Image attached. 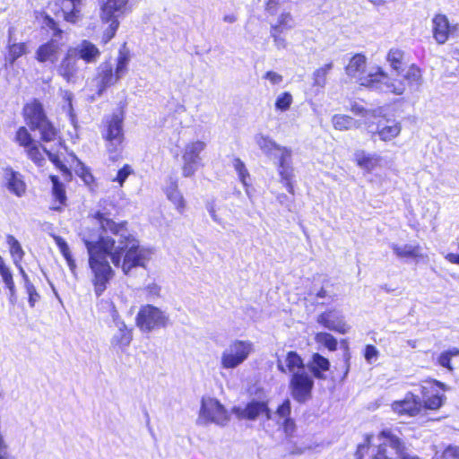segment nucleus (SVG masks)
Returning a JSON list of instances; mask_svg holds the SVG:
<instances>
[{
  "instance_id": "obj_1",
  "label": "nucleus",
  "mask_w": 459,
  "mask_h": 459,
  "mask_svg": "<svg viewBox=\"0 0 459 459\" xmlns=\"http://www.w3.org/2000/svg\"><path fill=\"white\" fill-rule=\"evenodd\" d=\"M85 247L89 255L91 281L97 297H100L105 292L115 276L108 257H110L116 267H121L126 274L129 273L133 268L144 266L147 259L146 250L132 234L120 237L117 246L113 238L101 236L97 240L85 241Z\"/></svg>"
},
{
  "instance_id": "obj_2",
  "label": "nucleus",
  "mask_w": 459,
  "mask_h": 459,
  "mask_svg": "<svg viewBox=\"0 0 459 459\" xmlns=\"http://www.w3.org/2000/svg\"><path fill=\"white\" fill-rule=\"evenodd\" d=\"M357 82L365 88L378 89L385 93L400 96L408 88L419 86L422 82V69L412 63L402 78H389L381 66H377L375 72L359 76Z\"/></svg>"
},
{
  "instance_id": "obj_3",
  "label": "nucleus",
  "mask_w": 459,
  "mask_h": 459,
  "mask_svg": "<svg viewBox=\"0 0 459 459\" xmlns=\"http://www.w3.org/2000/svg\"><path fill=\"white\" fill-rule=\"evenodd\" d=\"M130 60V51L126 43H124L118 49L115 67L109 60H106L99 65L94 76L98 96H101L108 89L119 82L121 78L128 72Z\"/></svg>"
},
{
  "instance_id": "obj_4",
  "label": "nucleus",
  "mask_w": 459,
  "mask_h": 459,
  "mask_svg": "<svg viewBox=\"0 0 459 459\" xmlns=\"http://www.w3.org/2000/svg\"><path fill=\"white\" fill-rule=\"evenodd\" d=\"M22 115L30 130L39 131L41 142L49 143L60 138L59 129L48 118L44 105L39 99H32L25 103Z\"/></svg>"
},
{
  "instance_id": "obj_5",
  "label": "nucleus",
  "mask_w": 459,
  "mask_h": 459,
  "mask_svg": "<svg viewBox=\"0 0 459 459\" xmlns=\"http://www.w3.org/2000/svg\"><path fill=\"white\" fill-rule=\"evenodd\" d=\"M130 0H100V19L102 23H109L101 37V43L108 44L115 36L119 27L118 17L130 11Z\"/></svg>"
},
{
  "instance_id": "obj_6",
  "label": "nucleus",
  "mask_w": 459,
  "mask_h": 459,
  "mask_svg": "<svg viewBox=\"0 0 459 459\" xmlns=\"http://www.w3.org/2000/svg\"><path fill=\"white\" fill-rule=\"evenodd\" d=\"M372 119L366 122L368 133L372 139L376 137L384 143H389L396 139L402 133V123L389 118L385 114L371 111Z\"/></svg>"
},
{
  "instance_id": "obj_7",
  "label": "nucleus",
  "mask_w": 459,
  "mask_h": 459,
  "mask_svg": "<svg viewBox=\"0 0 459 459\" xmlns=\"http://www.w3.org/2000/svg\"><path fill=\"white\" fill-rule=\"evenodd\" d=\"M169 317L153 305L142 306L135 316V325L143 332H152L168 325Z\"/></svg>"
},
{
  "instance_id": "obj_8",
  "label": "nucleus",
  "mask_w": 459,
  "mask_h": 459,
  "mask_svg": "<svg viewBox=\"0 0 459 459\" xmlns=\"http://www.w3.org/2000/svg\"><path fill=\"white\" fill-rule=\"evenodd\" d=\"M288 386L290 396L299 403H306L313 397L315 382L307 370L290 376Z\"/></svg>"
},
{
  "instance_id": "obj_9",
  "label": "nucleus",
  "mask_w": 459,
  "mask_h": 459,
  "mask_svg": "<svg viewBox=\"0 0 459 459\" xmlns=\"http://www.w3.org/2000/svg\"><path fill=\"white\" fill-rule=\"evenodd\" d=\"M14 142L24 149L28 159L35 165L39 167L43 165L45 161L43 149L46 148L33 138L27 126L18 127L14 134Z\"/></svg>"
},
{
  "instance_id": "obj_10",
  "label": "nucleus",
  "mask_w": 459,
  "mask_h": 459,
  "mask_svg": "<svg viewBox=\"0 0 459 459\" xmlns=\"http://www.w3.org/2000/svg\"><path fill=\"white\" fill-rule=\"evenodd\" d=\"M377 435L368 433L364 435L363 442L359 444L354 452V459H395L387 455V440H378L377 444L374 443Z\"/></svg>"
},
{
  "instance_id": "obj_11",
  "label": "nucleus",
  "mask_w": 459,
  "mask_h": 459,
  "mask_svg": "<svg viewBox=\"0 0 459 459\" xmlns=\"http://www.w3.org/2000/svg\"><path fill=\"white\" fill-rule=\"evenodd\" d=\"M427 385L420 387L421 404L423 412L426 411H437L440 409L446 401V395L436 389L439 388L445 392L448 389L447 385L437 379L429 378L426 380Z\"/></svg>"
},
{
  "instance_id": "obj_12",
  "label": "nucleus",
  "mask_w": 459,
  "mask_h": 459,
  "mask_svg": "<svg viewBox=\"0 0 459 459\" xmlns=\"http://www.w3.org/2000/svg\"><path fill=\"white\" fill-rule=\"evenodd\" d=\"M253 345L248 341L235 340L229 349L226 350L221 359V363L224 368H234L244 362L249 356Z\"/></svg>"
},
{
  "instance_id": "obj_13",
  "label": "nucleus",
  "mask_w": 459,
  "mask_h": 459,
  "mask_svg": "<svg viewBox=\"0 0 459 459\" xmlns=\"http://www.w3.org/2000/svg\"><path fill=\"white\" fill-rule=\"evenodd\" d=\"M421 399L412 392H407L403 399L395 400L390 404L396 415L413 418L423 413Z\"/></svg>"
},
{
  "instance_id": "obj_14",
  "label": "nucleus",
  "mask_w": 459,
  "mask_h": 459,
  "mask_svg": "<svg viewBox=\"0 0 459 459\" xmlns=\"http://www.w3.org/2000/svg\"><path fill=\"white\" fill-rule=\"evenodd\" d=\"M277 152L280 153L277 166L281 182L290 195H294V174L291 166L292 152L290 148L281 146Z\"/></svg>"
},
{
  "instance_id": "obj_15",
  "label": "nucleus",
  "mask_w": 459,
  "mask_h": 459,
  "mask_svg": "<svg viewBox=\"0 0 459 459\" xmlns=\"http://www.w3.org/2000/svg\"><path fill=\"white\" fill-rule=\"evenodd\" d=\"M110 215V212L106 207H103L101 210L96 211L92 214V218L97 221L102 232H109L114 236H124L123 233L128 231V221H115Z\"/></svg>"
},
{
  "instance_id": "obj_16",
  "label": "nucleus",
  "mask_w": 459,
  "mask_h": 459,
  "mask_svg": "<svg viewBox=\"0 0 459 459\" xmlns=\"http://www.w3.org/2000/svg\"><path fill=\"white\" fill-rule=\"evenodd\" d=\"M201 416L207 421L224 425L230 420V415L224 406L215 398L202 401Z\"/></svg>"
},
{
  "instance_id": "obj_17",
  "label": "nucleus",
  "mask_w": 459,
  "mask_h": 459,
  "mask_svg": "<svg viewBox=\"0 0 459 459\" xmlns=\"http://www.w3.org/2000/svg\"><path fill=\"white\" fill-rule=\"evenodd\" d=\"M458 30L457 24H451L446 15L437 13L432 18V37L438 45H444Z\"/></svg>"
},
{
  "instance_id": "obj_18",
  "label": "nucleus",
  "mask_w": 459,
  "mask_h": 459,
  "mask_svg": "<svg viewBox=\"0 0 459 459\" xmlns=\"http://www.w3.org/2000/svg\"><path fill=\"white\" fill-rule=\"evenodd\" d=\"M78 61L75 48H68L56 68L57 74L66 82H74L77 78L80 71Z\"/></svg>"
},
{
  "instance_id": "obj_19",
  "label": "nucleus",
  "mask_w": 459,
  "mask_h": 459,
  "mask_svg": "<svg viewBox=\"0 0 459 459\" xmlns=\"http://www.w3.org/2000/svg\"><path fill=\"white\" fill-rule=\"evenodd\" d=\"M232 412L239 420H254L260 415H264L266 419L271 418V410L267 401H252L247 403L244 408L233 407Z\"/></svg>"
},
{
  "instance_id": "obj_20",
  "label": "nucleus",
  "mask_w": 459,
  "mask_h": 459,
  "mask_svg": "<svg viewBox=\"0 0 459 459\" xmlns=\"http://www.w3.org/2000/svg\"><path fill=\"white\" fill-rule=\"evenodd\" d=\"M385 61L388 64L392 72H394L398 78H402L408 67V55L405 50L400 47H393L388 49L385 55Z\"/></svg>"
},
{
  "instance_id": "obj_21",
  "label": "nucleus",
  "mask_w": 459,
  "mask_h": 459,
  "mask_svg": "<svg viewBox=\"0 0 459 459\" xmlns=\"http://www.w3.org/2000/svg\"><path fill=\"white\" fill-rule=\"evenodd\" d=\"M58 40V39H49L40 44L35 51V59L39 63L55 64L58 59L63 45Z\"/></svg>"
},
{
  "instance_id": "obj_22",
  "label": "nucleus",
  "mask_w": 459,
  "mask_h": 459,
  "mask_svg": "<svg viewBox=\"0 0 459 459\" xmlns=\"http://www.w3.org/2000/svg\"><path fill=\"white\" fill-rule=\"evenodd\" d=\"M3 172L4 186L9 192L18 197L23 196L27 190L23 176L12 167L4 168Z\"/></svg>"
},
{
  "instance_id": "obj_23",
  "label": "nucleus",
  "mask_w": 459,
  "mask_h": 459,
  "mask_svg": "<svg viewBox=\"0 0 459 459\" xmlns=\"http://www.w3.org/2000/svg\"><path fill=\"white\" fill-rule=\"evenodd\" d=\"M377 440H387L389 446L394 450L400 459H420L417 455H411L406 453L404 441L395 435L391 429H382L377 434Z\"/></svg>"
},
{
  "instance_id": "obj_24",
  "label": "nucleus",
  "mask_w": 459,
  "mask_h": 459,
  "mask_svg": "<svg viewBox=\"0 0 459 459\" xmlns=\"http://www.w3.org/2000/svg\"><path fill=\"white\" fill-rule=\"evenodd\" d=\"M124 118L122 111L105 117L101 125V137L125 135Z\"/></svg>"
},
{
  "instance_id": "obj_25",
  "label": "nucleus",
  "mask_w": 459,
  "mask_h": 459,
  "mask_svg": "<svg viewBox=\"0 0 459 459\" xmlns=\"http://www.w3.org/2000/svg\"><path fill=\"white\" fill-rule=\"evenodd\" d=\"M355 165L365 173H372L382 167L383 158L377 153L367 152L364 150H357L354 153Z\"/></svg>"
},
{
  "instance_id": "obj_26",
  "label": "nucleus",
  "mask_w": 459,
  "mask_h": 459,
  "mask_svg": "<svg viewBox=\"0 0 459 459\" xmlns=\"http://www.w3.org/2000/svg\"><path fill=\"white\" fill-rule=\"evenodd\" d=\"M316 321L322 326L341 334H345L349 330L342 316L336 315L333 309L322 312Z\"/></svg>"
},
{
  "instance_id": "obj_27",
  "label": "nucleus",
  "mask_w": 459,
  "mask_h": 459,
  "mask_svg": "<svg viewBox=\"0 0 459 459\" xmlns=\"http://www.w3.org/2000/svg\"><path fill=\"white\" fill-rule=\"evenodd\" d=\"M277 368L282 374L292 376L297 372L306 370V364L303 358L296 351H290L285 355L284 362L277 359Z\"/></svg>"
},
{
  "instance_id": "obj_28",
  "label": "nucleus",
  "mask_w": 459,
  "mask_h": 459,
  "mask_svg": "<svg viewBox=\"0 0 459 459\" xmlns=\"http://www.w3.org/2000/svg\"><path fill=\"white\" fill-rule=\"evenodd\" d=\"M82 2V0H56L55 4L59 9L54 13L58 15L59 13H62L64 21L74 24L81 17L80 5Z\"/></svg>"
},
{
  "instance_id": "obj_29",
  "label": "nucleus",
  "mask_w": 459,
  "mask_h": 459,
  "mask_svg": "<svg viewBox=\"0 0 459 459\" xmlns=\"http://www.w3.org/2000/svg\"><path fill=\"white\" fill-rule=\"evenodd\" d=\"M292 17L289 13H282L279 16L276 24L271 27V36L277 48L281 49L287 47V42L281 34L284 30L291 28Z\"/></svg>"
},
{
  "instance_id": "obj_30",
  "label": "nucleus",
  "mask_w": 459,
  "mask_h": 459,
  "mask_svg": "<svg viewBox=\"0 0 459 459\" xmlns=\"http://www.w3.org/2000/svg\"><path fill=\"white\" fill-rule=\"evenodd\" d=\"M164 194L178 213L183 214L186 209V201L179 189L178 179H170L169 185L164 188Z\"/></svg>"
},
{
  "instance_id": "obj_31",
  "label": "nucleus",
  "mask_w": 459,
  "mask_h": 459,
  "mask_svg": "<svg viewBox=\"0 0 459 459\" xmlns=\"http://www.w3.org/2000/svg\"><path fill=\"white\" fill-rule=\"evenodd\" d=\"M101 138L105 143V149L108 159L113 162L121 160L126 144V135Z\"/></svg>"
},
{
  "instance_id": "obj_32",
  "label": "nucleus",
  "mask_w": 459,
  "mask_h": 459,
  "mask_svg": "<svg viewBox=\"0 0 459 459\" xmlns=\"http://www.w3.org/2000/svg\"><path fill=\"white\" fill-rule=\"evenodd\" d=\"M49 179L52 183L51 195L54 203L52 209L62 211L67 205L65 187L56 175H50Z\"/></svg>"
},
{
  "instance_id": "obj_33",
  "label": "nucleus",
  "mask_w": 459,
  "mask_h": 459,
  "mask_svg": "<svg viewBox=\"0 0 459 459\" xmlns=\"http://www.w3.org/2000/svg\"><path fill=\"white\" fill-rule=\"evenodd\" d=\"M76 56L86 64L95 63L100 56V50L92 42L84 39L75 48Z\"/></svg>"
},
{
  "instance_id": "obj_34",
  "label": "nucleus",
  "mask_w": 459,
  "mask_h": 459,
  "mask_svg": "<svg viewBox=\"0 0 459 459\" xmlns=\"http://www.w3.org/2000/svg\"><path fill=\"white\" fill-rule=\"evenodd\" d=\"M35 19L41 22V29L46 31H52L51 39H62L64 30L59 27L58 22L45 11L35 12Z\"/></svg>"
},
{
  "instance_id": "obj_35",
  "label": "nucleus",
  "mask_w": 459,
  "mask_h": 459,
  "mask_svg": "<svg viewBox=\"0 0 459 459\" xmlns=\"http://www.w3.org/2000/svg\"><path fill=\"white\" fill-rule=\"evenodd\" d=\"M330 361L327 358L317 352L312 354L309 363L312 377L316 379H325V372L330 369Z\"/></svg>"
},
{
  "instance_id": "obj_36",
  "label": "nucleus",
  "mask_w": 459,
  "mask_h": 459,
  "mask_svg": "<svg viewBox=\"0 0 459 459\" xmlns=\"http://www.w3.org/2000/svg\"><path fill=\"white\" fill-rule=\"evenodd\" d=\"M28 53V45L26 42L12 43L6 47L4 61L9 65H13L17 59Z\"/></svg>"
},
{
  "instance_id": "obj_37",
  "label": "nucleus",
  "mask_w": 459,
  "mask_h": 459,
  "mask_svg": "<svg viewBox=\"0 0 459 459\" xmlns=\"http://www.w3.org/2000/svg\"><path fill=\"white\" fill-rule=\"evenodd\" d=\"M6 243L8 244L9 253L13 258V264L20 267L21 271L23 272L22 268L21 267V263L24 258L25 252L22 249V245L13 235L6 236Z\"/></svg>"
},
{
  "instance_id": "obj_38",
  "label": "nucleus",
  "mask_w": 459,
  "mask_h": 459,
  "mask_svg": "<svg viewBox=\"0 0 459 459\" xmlns=\"http://www.w3.org/2000/svg\"><path fill=\"white\" fill-rule=\"evenodd\" d=\"M392 249L395 255L402 259H419L422 257L421 248L419 245H405L403 247L393 245Z\"/></svg>"
},
{
  "instance_id": "obj_39",
  "label": "nucleus",
  "mask_w": 459,
  "mask_h": 459,
  "mask_svg": "<svg viewBox=\"0 0 459 459\" xmlns=\"http://www.w3.org/2000/svg\"><path fill=\"white\" fill-rule=\"evenodd\" d=\"M366 65V56L363 53H357L350 58L348 65L345 66L346 74L355 77L359 73L364 72Z\"/></svg>"
},
{
  "instance_id": "obj_40",
  "label": "nucleus",
  "mask_w": 459,
  "mask_h": 459,
  "mask_svg": "<svg viewBox=\"0 0 459 459\" xmlns=\"http://www.w3.org/2000/svg\"><path fill=\"white\" fill-rule=\"evenodd\" d=\"M133 340V330L127 327L124 323L118 328L117 333H116L111 341L114 347L124 349L131 343Z\"/></svg>"
},
{
  "instance_id": "obj_41",
  "label": "nucleus",
  "mask_w": 459,
  "mask_h": 459,
  "mask_svg": "<svg viewBox=\"0 0 459 459\" xmlns=\"http://www.w3.org/2000/svg\"><path fill=\"white\" fill-rule=\"evenodd\" d=\"M205 145V143L200 140L186 143L182 152V158L200 162V153L204 150Z\"/></svg>"
},
{
  "instance_id": "obj_42",
  "label": "nucleus",
  "mask_w": 459,
  "mask_h": 459,
  "mask_svg": "<svg viewBox=\"0 0 459 459\" xmlns=\"http://www.w3.org/2000/svg\"><path fill=\"white\" fill-rule=\"evenodd\" d=\"M457 356H459V348L453 347L440 352L436 359V363L449 372H454L455 367L452 365V359Z\"/></svg>"
},
{
  "instance_id": "obj_43",
  "label": "nucleus",
  "mask_w": 459,
  "mask_h": 459,
  "mask_svg": "<svg viewBox=\"0 0 459 459\" xmlns=\"http://www.w3.org/2000/svg\"><path fill=\"white\" fill-rule=\"evenodd\" d=\"M69 157L73 161H76L77 163L82 165L80 171L78 172V176L83 181V183L89 187V189L93 191L97 187L98 184L96 178L91 172L90 169L84 166L74 153H70Z\"/></svg>"
},
{
  "instance_id": "obj_44",
  "label": "nucleus",
  "mask_w": 459,
  "mask_h": 459,
  "mask_svg": "<svg viewBox=\"0 0 459 459\" xmlns=\"http://www.w3.org/2000/svg\"><path fill=\"white\" fill-rule=\"evenodd\" d=\"M255 143L260 150L266 155H272L281 147L267 135L258 134Z\"/></svg>"
},
{
  "instance_id": "obj_45",
  "label": "nucleus",
  "mask_w": 459,
  "mask_h": 459,
  "mask_svg": "<svg viewBox=\"0 0 459 459\" xmlns=\"http://www.w3.org/2000/svg\"><path fill=\"white\" fill-rule=\"evenodd\" d=\"M333 62H329L323 66L317 68L313 73V86L317 88H323L325 87L326 83V78L330 72V70L333 68Z\"/></svg>"
},
{
  "instance_id": "obj_46",
  "label": "nucleus",
  "mask_w": 459,
  "mask_h": 459,
  "mask_svg": "<svg viewBox=\"0 0 459 459\" xmlns=\"http://www.w3.org/2000/svg\"><path fill=\"white\" fill-rule=\"evenodd\" d=\"M0 275L2 276L3 281L5 287L9 290L10 293H13L15 290V283L13 276V273L10 267L5 264L4 259L0 255Z\"/></svg>"
},
{
  "instance_id": "obj_47",
  "label": "nucleus",
  "mask_w": 459,
  "mask_h": 459,
  "mask_svg": "<svg viewBox=\"0 0 459 459\" xmlns=\"http://www.w3.org/2000/svg\"><path fill=\"white\" fill-rule=\"evenodd\" d=\"M332 124L334 129L339 131H346L352 128V126L355 125V121L351 117L348 115L336 114L332 117Z\"/></svg>"
},
{
  "instance_id": "obj_48",
  "label": "nucleus",
  "mask_w": 459,
  "mask_h": 459,
  "mask_svg": "<svg viewBox=\"0 0 459 459\" xmlns=\"http://www.w3.org/2000/svg\"><path fill=\"white\" fill-rule=\"evenodd\" d=\"M55 242L59 248L60 253L66 260L69 268L74 271L76 267L75 261L72 256L70 248L66 243V241L60 236L54 237Z\"/></svg>"
},
{
  "instance_id": "obj_49",
  "label": "nucleus",
  "mask_w": 459,
  "mask_h": 459,
  "mask_svg": "<svg viewBox=\"0 0 459 459\" xmlns=\"http://www.w3.org/2000/svg\"><path fill=\"white\" fill-rule=\"evenodd\" d=\"M45 154L48 158V160L54 164V166L59 169L63 176L66 178L68 180L72 178V171L71 169L60 160L59 156L56 153L51 152L48 149H43Z\"/></svg>"
},
{
  "instance_id": "obj_50",
  "label": "nucleus",
  "mask_w": 459,
  "mask_h": 459,
  "mask_svg": "<svg viewBox=\"0 0 459 459\" xmlns=\"http://www.w3.org/2000/svg\"><path fill=\"white\" fill-rule=\"evenodd\" d=\"M316 342L323 344L330 351H334L338 348L337 340L329 333H318L316 334Z\"/></svg>"
},
{
  "instance_id": "obj_51",
  "label": "nucleus",
  "mask_w": 459,
  "mask_h": 459,
  "mask_svg": "<svg viewBox=\"0 0 459 459\" xmlns=\"http://www.w3.org/2000/svg\"><path fill=\"white\" fill-rule=\"evenodd\" d=\"M293 102L292 95L289 91L281 92L275 100V108L279 111H287Z\"/></svg>"
},
{
  "instance_id": "obj_52",
  "label": "nucleus",
  "mask_w": 459,
  "mask_h": 459,
  "mask_svg": "<svg viewBox=\"0 0 459 459\" xmlns=\"http://www.w3.org/2000/svg\"><path fill=\"white\" fill-rule=\"evenodd\" d=\"M233 167L238 173L239 181L244 185L247 186V179L250 177L248 170L246 168L245 163L239 158L233 159Z\"/></svg>"
},
{
  "instance_id": "obj_53",
  "label": "nucleus",
  "mask_w": 459,
  "mask_h": 459,
  "mask_svg": "<svg viewBox=\"0 0 459 459\" xmlns=\"http://www.w3.org/2000/svg\"><path fill=\"white\" fill-rule=\"evenodd\" d=\"M183 160V165H182V176L184 178H190L193 177L197 169L200 162L195 161L194 160H189L186 158H182Z\"/></svg>"
},
{
  "instance_id": "obj_54",
  "label": "nucleus",
  "mask_w": 459,
  "mask_h": 459,
  "mask_svg": "<svg viewBox=\"0 0 459 459\" xmlns=\"http://www.w3.org/2000/svg\"><path fill=\"white\" fill-rule=\"evenodd\" d=\"M134 173L132 167L129 164H125L118 169L113 181L118 183L120 186H123L127 178Z\"/></svg>"
},
{
  "instance_id": "obj_55",
  "label": "nucleus",
  "mask_w": 459,
  "mask_h": 459,
  "mask_svg": "<svg viewBox=\"0 0 459 459\" xmlns=\"http://www.w3.org/2000/svg\"><path fill=\"white\" fill-rule=\"evenodd\" d=\"M275 413L279 418H282L283 420L290 418L291 406L288 398L284 399L282 403L277 406Z\"/></svg>"
},
{
  "instance_id": "obj_56",
  "label": "nucleus",
  "mask_w": 459,
  "mask_h": 459,
  "mask_svg": "<svg viewBox=\"0 0 459 459\" xmlns=\"http://www.w3.org/2000/svg\"><path fill=\"white\" fill-rule=\"evenodd\" d=\"M25 289L29 297V304L31 307H33L36 302L39 299V294L38 293L35 286L28 280L25 281Z\"/></svg>"
},
{
  "instance_id": "obj_57",
  "label": "nucleus",
  "mask_w": 459,
  "mask_h": 459,
  "mask_svg": "<svg viewBox=\"0 0 459 459\" xmlns=\"http://www.w3.org/2000/svg\"><path fill=\"white\" fill-rule=\"evenodd\" d=\"M439 459H459V446H446L441 452Z\"/></svg>"
},
{
  "instance_id": "obj_58",
  "label": "nucleus",
  "mask_w": 459,
  "mask_h": 459,
  "mask_svg": "<svg viewBox=\"0 0 459 459\" xmlns=\"http://www.w3.org/2000/svg\"><path fill=\"white\" fill-rule=\"evenodd\" d=\"M281 429L287 437H292L296 430L295 420L290 417L283 420L281 423Z\"/></svg>"
},
{
  "instance_id": "obj_59",
  "label": "nucleus",
  "mask_w": 459,
  "mask_h": 459,
  "mask_svg": "<svg viewBox=\"0 0 459 459\" xmlns=\"http://www.w3.org/2000/svg\"><path fill=\"white\" fill-rule=\"evenodd\" d=\"M379 355L377 349L373 344H367L364 349V357L368 362L376 359Z\"/></svg>"
},
{
  "instance_id": "obj_60",
  "label": "nucleus",
  "mask_w": 459,
  "mask_h": 459,
  "mask_svg": "<svg viewBox=\"0 0 459 459\" xmlns=\"http://www.w3.org/2000/svg\"><path fill=\"white\" fill-rule=\"evenodd\" d=\"M264 78L268 80L271 84L273 85L281 83L283 80L282 75L274 71H267L264 74Z\"/></svg>"
},
{
  "instance_id": "obj_61",
  "label": "nucleus",
  "mask_w": 459,
  "mask_h": 459,
  "mask_svg": "<svg viewBox=\"0 0 459 459\" xmlns=\"http://www.w3.org/2000/svg\"><path fill=\"white\" fill-rule=\"evenodd\" d=\"M350 109L353 114L358 115V116H362V117L366 116L368 112L364 107H362L357 103L351 104Z\"/></svg>"
},
{
  "instance_id": "obj_62",
  "label": "nucleus",
  "mask_w": 459,
  "mask_h": 459,
  "mask_svg": "<svg viewBox=\"0 0 459 459\" xmlns=\"http://www.w3.org/2000/svg\"><path fill=\"white\" fill-rule=\"evenodd\" d=\"M238 20V17L234 13L226 14L223 16V21L228 23H233Z\"/></svg>"
},
{
  "instance_id": "obj_63",
  "label": "nucleus",
  "mask_w": 459,
  "mask_h": 459,
  "mask_svg": "<svg viewBox=\"0 0 459 459\" xmlns=\"http://www.w3.org/2000/svg\"><path fill=\"white\" fill-rule=\"evenodd\" d=\"M316 298L324 299L327 296V291L325 288H321L316 294Z\"/></svg>"
},
{
  "instance_id": "obj_64",
  "label": "nucleus",
  "mask_w": 459,
  "mask_h": 459,
  "mask_svg": "<svg viewBox=\"0 0 459 459\" xmlns=\"http://www.w3.org/2000/svg\"><path fill=\"white\" fill-rule=\"evenodd\" d=\"M271 4H274V5H277L278 4V2L276 0H268L267 2V6L271 5Z\"/></svg>"
}]
</instances>
